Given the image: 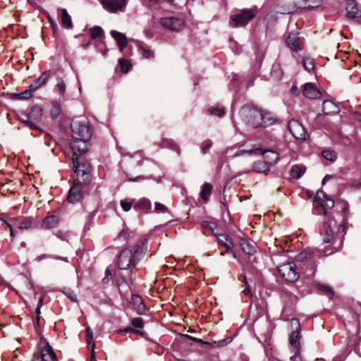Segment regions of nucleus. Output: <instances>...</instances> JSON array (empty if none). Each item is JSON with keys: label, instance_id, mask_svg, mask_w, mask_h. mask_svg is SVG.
Masks as SVG:
<instances>
[{"label": "nucleus", "instance_id": "obj_12", "mask_svg": "<svg viewBox=\"0 0 361 361\" xmlns=\"http://www.w3.org/2000/svg\"><path fill=\"white\" fill-rule=\"evenodd\" d=\"M162 27L172 31H180L184 26V21L180 18L165 17L160 20Z\"/></svg>", "mask_w": 361, "mask_h": 361}, {"label": "nucleus", "instance_id": "obj_5", "mask_svg": "<svg viewBox=\"0 0 361 361\" xmlns=\"http://www.w3.org/2000/svg\"><path fill=\"white\" fill-rule=\"evenodd\" d=\"M334 206V201L322 190H318L314 197V209L317 214L327 215V209Z\"/></svg>", "mask_w": 361, "mask_h": 361}, {"label": "nucleus", "instance_id": "obj_23", "mask_svg": "<svg viewBox=\"0 0 361 361\" xmlns=\"http://www.w3.org/2000/svg\"><path fill=\"white\" fill-rule=\"evenodd\" d=\"M287 46L293 51L300 49L301 42L297 34L290 33L286 39Z\"/></svg>", "mask_w": 361, "mask_h": 361}, {"label": "nucleus", "instance_id": "obj_24", "mask_svg": "<svg viewBox=\"0 0 361 361\" xmlns=\"http://www.w3.org/2000/svg\"><path fill=\"white\" fill-rule=\"evenodd\" d=\"M320 233L324 235L323 241L324 243H329L332 240L333 231L330 224L327 221H324L321 225Z\"/></svg>", "mask_w": 361, "mask_h": 361}, {"label": "nucleus", "instance_id": "obj_64", "mask_svg": "<svg viewBox=\"0 0 361 361\" xmlns=\"http://www.w3.org/2000/svg\"><path fill=\"white\" fill-rule=\"evenodd\" d=\"M224 255V252H221V255Z\"/></svg>", "mask_w": 361, "mask_h": 361}, {"label": "nucleus", "instance_id": "obj_11", "mask_svg": "<svg viewBox=\"0 0 361 361\" xmlns=\"http://www.w3.org/2000/svg\"><path fill=\"white\" fill-rule=\"evenodd\" d=\"M100 1L106 11L116 13L125 11L128 0H101Z\"/></svg>", "mask_w": 361, "mask_h": 361}, {"label": "nucleus", "instance_id": "obj_9", "mask_svg": "<svg viewBox=\"0 0 361 361\" xmlns=\"http://www.w3.org/2000/svg\"><path fill=\"white\" fill-rule=\"evenodd\" d=\"M277 269L281 278L288 282H295L299 277L297 267L293 262L281 264Z\"/></svg>", "mask_w": 361, "mask_h": 361}, {"label": "nucleus", "instance_id": "obj_37", "mask_svg": "<svg viewBox=\"0 0 361 361\" xmlns=\"http://www.w3.org/2000/svg\"><path fill=\"white\" fill-rule=\"evenodd\" d=\"M131 302L137 309V311L141 312L145 310V305L142 299L138 295H133Z\"/></svg>", "mask_w": 361, "mask_h": 361}, {"label": "nucleus", "instance_id": "obj_35", "mask_svg": "<svg viewBox=\"0 0 361 361\" xmlns=\"http://www.w3.org/2000/svg\"><path fill=\"white\" fill-rule=\"evenodd\" d=\"M212 185L206 183L202 186V190L200 192V195L202 200L207 201L209 200V195H211V192L212 190Z\"/></svg>", "mask_w": 361, "mask_h": 361}, {"label": "nucleus", "instance_id": "obj_57", "mask_svg": "<svg viewBox=\"0 0 361 361\" xmlns=\"http://www.w3.org/2000/svg\"><path fill=\"white\" fill-rule=\"evenodd\" d=\"M331 178V176L330 175H326L322 180V184H324L328 180H329Z\"/></svg>", "mask_w": 361, "mask_h": 361}, {"label": "nucleus", "instance_id": "obj_43", "mask_svg": "<svg viewBox=\"0 0 361 361\" xmlns=\"http://www.w3.org/2000/svg\"><path fill=\"white\" fill-rule=\"evenodd\" d=\"M322 156L325 159L331 161H335L337 158L336 153L334 151L329 150V149L324 150L322 152Z\"/></svg>", "mask_w": 361, "mask_h": 361}, {"label": "nucleus", "instance_id": "obj_20", "mask_svg": "<svg viewBox=\"0 0 361 361\" xmlns=\"http://www.w3.org/2000/svg\"><path fill=\"white\" fill-rule=\"evenodd\" d=\"M322 111L325 115H334L340 111V108L335 102L325 100L322 104Z\"/></svg>", "mask_w": 361, "mask_h": 361}, {"label": "nucleus", "instance_id": "obj_18", "mask_svg": "<svg viewBox=\"0 0 361 361\" xmlns=\"http://www.w3.org/2000/svg\"><path fill=\"white\" fill-rule=\"evenodd\" d=\"M346 16L350 18H360L361 9L354 0H348L346 5Z\"/></svg>", "mask_w": 361, "mask_h": 361}, {"label": "nucleus", "instance_id": "obj_54", "mask_svg": "<svg viewBox=\"0 0 361 361\" xmlns=\"http://www.w3.org/2000/svg\"><path fill=\"white\" fill-rule=\"evenodd\" d=\"M120 204L125 212L130 211L132 207V203L127 202L126 200H121Z\"/></svg>", "mask_w": 361, "mask_h": 361}, {"label": "nucleus", "instance_id": "obj_17", "mask_svg": "<svg viewBox=\"0 0 361 361\" xmlns=\"http://www.w3.org/2000/svg\"><path fill=\"white\" fill-rule=\"evenodd\" d=\"M216 238L219 244H221L226 247L227 253L231 254L234 258H238L237 255L233 250V244L227 235L225 233H220L216 235Z\"/></svg>", "mask_w": 361, "mask_h": 361}, {"label": "nucleus", "instance_id": "obj_1", "mask_svg": "<svg viewBox=\"0 0 361 361\" xmlns=\"http://www.w3.org/2000/svg\"><path fill=\"white\" fill-rule=\"evenodd\" d=\"M72 140L71 147L75 154L85 153L90 146L92 130L86 121L75 120L71 124Z\"/></svg>", "mask_w": 361, "mask_h": 361}, {"label": "nucleus", "instance_id": "obj_27", "mask_svg": "<svg viewBox=\"0 0 361 361\" xmlns=\"http://www.w3.org/2000/svg\"><path fill=\"white\" fill-rule=\"evenodd\" d=\"M56 83L54 85V90L60 96L64 97L66 92V85L62 78L58 76L56 78Z\"/></svg>", "mask_w": 361, "mask_h": 361}, {"label": "nucleus", "instance_id": "obj_16", "mask_svg": "<svg viewBox=\"0 0 361 361\" xmlns=\"http://www.w3.org/2000/svg\"><path fill=\"white\" fill-rule=\"evenodd\" d=\"M83 184V183H77V180H75L74 184L68 192V198L70 202L75 203L82 198V185Z\"/></svg>", "mask_w": 361, "mask_h": 361}, {"label": "nucleus", "instance_id": "obj_38", "mask_svg": "<svg viewBox=\"0 0 361 361\" xmlns=\"http://www.w3.org/2000/svg\"><path fill=\"white\" fill-rule=\"evenodd\" d=\"M160 146L161 147H168L173 150H176L178 154L180 152V149L178 146L176 145L172 140L170 139H164L160 143Z\"/></svg>", "mask_w": 361, "mask_h": 361}, {"label": "nucleus", "instance_id": "obj_2", "mask_svg": "<svg viewBox=\"0 0 361 361\" xmlns=\"http://www.w3.org/2000/svg\"><path fill=\"white\" fill-rule=\"evenodd\" d=\"M145 248V241L141 240L134 246H128L123 249L117 259V266L120 269H132L140 259Z\"/></svg>", "mask_w": 361, "mask_h": 361}, {"label": "nucleus", "instance_id": "obj_46", "mask_svg": "<svg viewBox=\"0 0 361 361\" xmlns=\"http://www.w3.org/2000/svg\"><path fill=\"white\" fill-rule=\"evenodd\" d=\"M303 66L304 68L309 73H310L312 71L314 70V65L313 61L311 59H305L303 61Z\"/></svg>", "mask_w": 361, "mask_h": 361}, {"label": "nucleus", "instance_id": "obj_33", "mask_svg": "<svg viewBox=\"0 0 361 361\" xmlns=\"http://www.w3.org/2000/svg\"><path fill=\"white\" fill-rule=\"evenodd\" d=\"M283 75L282 68L279 63H274L272 66L271 75V77L276 80H279L282 78Z\"/></svg>", "mask_w": 361, "mask_h": 361}, {"label": "nucleus", "instance_id": "obj_25", "mask_svg": "<svg viewBox=\"0 0 361 361\" xmlns=\"http://www.w3.org/2000/svg\"><path fill=\"white\" fill-rule=\"evenodd\" d=\"M275 122L276 118L271 113L262 110V117L259 127L267 128L273 125Z\"/></svg>", "mask_w": 361, "mask_h": 361}, {"label": "nucleus", "instance_id": "obj_30", "mask_svg": "<svg viewBox=\"0 0 361 361\" xmlns=\"http://www.w3.org/2000/svg\"><path fill=\"white\" fill-rule=\"evenodd\" d=\"M37 90L34 89L32 85L29 87V88L21 93L19 94H13V97L18 99H30L32 97L34 92Z\"/></svg>", "mask_w": 361, "mask_h": 361}, {"label": "nucleus", "instance_id": "obj_3", "mask_svg": "<svg viewBox=\"0 0 361 361\" xmlns=\"http://www.w3.org/2000/svg\"><path fill=\"white\" fill-rule=\"evenodd\" d=\"M82 154L73 153V169L77 175V183H88L91 181V166L84 158L80 157Z\"/></svg>", "mask_w": 361, "mask_h": 361}, {"label": "nucleus", "instance_id": "obj_8", "mask_svg": "<svg viewBox=\"0 0 361 361\" xmlns=\"http://www.w3.org/2000/svg\"><path fill=\"white\" fill-rule=\"evenodd\" d=\"M292 326L295 327V330L293 331L289 336V343L293 348L294 355L290 357L291 360L296 361L297 360H300V323L298 319H293L290 321Z\"/></svg>", "mask_w": 361, "mask_h": 361}, {"label": "nucleus", "instance_id": "obj_4", "mask_svg": "<svg viewBox=\"0 0 361 361\" xmlns=\"http://www.w3.org/2000/svg\"><path fill=\"white\" fill-rule=\"evenodd\" d=\"M240 116L246 125L257 128L260 124L262 109L251 104H246L240 109Z\"/></svg>", "mask_w": 361, "mask_h": 361}, {"label": "nucleus", "instance_id": "obj_52", "mask_svg": "<svg viewBox=\"0 0 361 361\" xmlns=\"http://www.w3.org/2000/svg\"><path fill=\"white\" fill-rule=\"evenodd\" d=\"M212 145V141L210 140H207L202 142V152L204 154H206L207 151L211 148Z\"/></svg>", "mask_w": 361, "mask_h": 361}, {"label": "nucleus", "instance_id": "obj_10", "mask_svg": "<svg viewBox=\"0 0 361 361\" xmlns=\"http://www.w3.org/2000/svg\"><path fill=\"white\" fill-rule=\"evenodd\" d=\"M42 109L40 106H35L30 109L27 118L22 119L21 122L25 126L30 128L38 129V124L42 119Z\"/></svg>", "mask_w": 361, "mask_h": 361}, {"label": "nucleus", "instance_id": "obj_59", "mask_svg": "<svg viewBox=\"0 0 361 361\" xmlns=\"http://www.w3.org/2000/svg\"><path fill=\"white\" fill-rule=\"evenodd\" d=\"M123 331L126 332V333H129V332L134 331V329L132 327H127L125 329H123Z\"/></svg>", "mask_w": 361, "mask_h": 361}, {"label": "nucleus", "instance_id": "obj_62", "mask_svg": "<svg viewBox=\"0 0 361 361\" xmlns=\"http://www.w3.org/2000/svg\"><path fill=\"white\" fill-rule=\"evenodd\" d=\"M140 179H142V178L140 177V176H137V177H136V178H135L133 179H130V180H133V181H136V180H138Z\"/></svg>", "mask_w": 361, "mask_h": 361}, {"label": "nucleus", "instance_id": "obj_63", "mask_svg": "<svg viewBox=\"0 0 361 361\" xmlns=\"http://www.w3.org/2000/svg\"><path fill=\"white\" fill-rule=\"evenodd\" d=\"M332 252H327L326 250L324 251V253L326 255H328L329 254H331Z\"/></svg>", "mask_w": 361, "mask_h": 361}, {"label": "nucleus", "instance_id": "obj_15", "mask_svg": "<svg viewBox=\"0 0 361 361\" xmlns=\"http://www.w3.org/2000/svg\"><path fill=\"white\" fill-rule=\"evenodd\" d=\"M32 361H56V357L51 347L47 344L42 348L40 355H35Z\"/></svg>", "mask_w": 361, "mask_h": 361}, {"label": "nucleus", "instance_id": "obj_14", "mask_svg": "<svg viewBox=\"0 0 361 361\" xmlns=\"http://www.w3.org/2000/svg\"><path fill=\"white\" fill-rule=\"evenodd\" d=\"M5 224L10 230L11 236L13 237L15 235V233L13 228V226H18L20 230L23 231L31 227L32 221L30 218H25L21 221H20L18 219L13 218L11 219V223L5 221Z\"/></svg>", "mask_w": 361, "mask_h": 361}, {"label": "nucleus", "instance_id": "obj_58", "mask_svg": "<svg viewBox=\"0 0 361 361\" xmlns=\"http://www.w3.org/2000/svg\"><path fill=\"white\" fill-rule=\"evenodd\" d=\"M345 224H341V225L339 226L338 231H339L340 232L343 233V232H345Z\"/></svg>", "mask_w": 361, "mask_h": 361}, {"label": "nucleus", "instance_id": "obj_60", "mask_svg": "<svg viewBox=\"0 0 361 361\" xmlns=\"http://www.w3.org/2000/svg\"><path fill=\"white\" fill-rule=\"evenodd\" d=\"M291 92L293 93H296L298 92V87L296 86H295V85L292 86Z\"/></svg>", "mask_w": 361, "mask_h": 361}, {"label": "nucleus", "instance_id": "obj_49", "mask_svg": "<svg viewBox=\"0 0 361 361\" xmlns=\"http://www.w3.org/2000/svg\"><path fill=\"white\" fill-rule=\"evenodd\" d=\"M131 324L135 328H142L144 322L141 317H137L131 320Z\"/></svg>", "mask_w": 361, "mask_h": 361}, {"label": "nucleus", "instance_id": "obj_51", "mask_svg": "<svg viewBox=\"0 0 361 361\" xmlns=\"http://www.w3.org/2000/svg\"><path fill=\"white\" fill-rule=\"evenodd\" d=\"M63 293L68 298H70L72 301H74L75 302L76 301V299H77V296H76V294L74 293L73 290H71V289H65L63 290Z\"/></svg>", "mask_w": 361, "mask_h": 361}, {"label": "nucleus", "instance_id": "obj_26", "mask_svg": "<svg viewBox=\"0 0 361 361\" xmlns=\"http://www.w3.org/2000/svg\"><path fill=\"white\" fill-rule=\"evenodd\" d=\"M240 245L243 251L249 255H252L255 252L254 245L245 238H240L239 240Z\"/></svg>", "mask_w": 361, "mask_h": 361}, {"label": "nucleus", "instance_id": "obj_53", "mask_svg": "<svg viewBox=\"0 0 361 361\" xmlns=\"http://www.w3.org/2000/svg\"><path fill=\"white\" fill-rule=\"evenodd\" d=\"M318 288L320 290H322V291H324L326 295H330V296L333 295V291L331 289V288L329 287L328 286H326L325 284H319L318 286Z\"/></svg>", "mask_w": 361, "mask_h": 361}, {"label": "nucleus", "instance_id": "obj_31", "mask_svg": "<svg viewBox=\"0 0 361 361\" xmlns=\"http://www.w3.org/2000/svg\"><path fill=\"white\" fill-rule=\"evenodd\" d=\"M305 166L301 165H293L290 169V176L296 179L300 178L302 174L305 172Z\"/></svg>", "mask_w": 361, "mask_h": 361}, {"label": "nucleus", "instance_id": "obj_50", "mask_svg": "<svg viewBox=\"0 0 361 361\" xmlns=\"http://www.w3.org/2000/svg\"><path fill=\"white\" fill-rule=\"evenodd\" d=\"M87 336V345L93 344V332L90 327H87L85 330Z\"/></svg>", "mask_w": 361, "mask_h": 361}, {"label": "nucleus", "instance_id": "obj_7", "mask_svg": "<svg viewBox=\"0 0 361 361\" xmlns=\"http://www.w3.org/2000/svg\"><path fill=\"white\" fill-rule=\"evenodd\" d=\"M255 17V14L252 10L243 9L237 13L231 15L230 25L234 27L245 26Z\"/></svg>", "mask_w": 361, "mask_h": 361}, {"label": "nucleus", "instance_id": "obj_56", "mask_svg": "<svg viewBox=\"0 0 361 361\" xmlns=\"http://www.w3.org/2000/svg\"><path fill=\"white\" fill-rule=\"evenodd\" d=\"M94 349H95V344L93 343L91 347V356H90V361H97L96 357L94 355Z\"/></svg>", "mask_w": 361, "mask_h": 361}, {"label": "nucleus", "instance_id": "obj_6", "mask_svg": "<svg viewBox=\"0 0 361 361\" xmlns=\"http://www.w3.org/2000/svg\"><path fill=\"white\" fill-rule=\"evenodd\" d=\"M244 154H259L263 155L264 162L269 166L275 164L279 159V154L274 150H264L261 148H252L249 150H238L234 157L241 156Z\"/></svg>", "mask_w": 361, "mask_h": 361}, {"label": "nucleus", "instance_id": "obj_40", "mask_svg": "<svg viewBox=\"0 0 361 361\" xmlns=\"http://www.w3.org/2000/svg\"><path fill=\"white\" fill-rule=\"evenodd\" d=\"M302 6L305 8H313L321 4V0H302Z\"/></svg>", "mask_w": 361, "mask_h": 361}, {"label": "nucleus", "instance_id": "obj_21", "mask_svg": "<svg viewBox=\"0 0 361 361\" xmlns=\"http://www.w3.org/2000/svg\"><path fill=\"white\" fill-rule=\"evenodd\" d=\"M51 75L52 71L51 70L44 71L40 76L32 83L33 88L37 90L40 87L45 85Z\"/></svg>", "mask_w": 361, "mask_h": 361}, {"label": "nucleus", "instance_id": "obj_29", "mask_svg": "<svg viewBox=\"0 0 361 361\" xmlns=\"http://www.w3.org/2000/svg\"><path fill=\"white\" fill-rule=\"evenodd\" d=\"M61 23L65 28L70 29L73 27V23L71 16L66 8H61Z\"/></svg>", "mask_w": 361, "mask_h": 361}, {"label": "nucleus", "instance_id": "obj_48", "mask_svg": "<svg viewBox=\"0 0 361 361\" xmlns=\"http://www.w3.org/2000/svg\"><path fill=\"white\" fill-rule=\"evenodd\" d=\"M61 113V106L58 104H54L51 109V114L53 118H56Z\"/></svg>", "mask_w": 361, "mask_h": 361}, {"label": "nucleus", "instance_id": "obj_44", "mask_svg": "<svg viewBox=\"0 0 361 361\" xmlns=\"http://www.w3.org/2000/svg\"><path fill=\"white\" fill-rule=\"evenodd\" d=\"M208 112L211 115L221 117L225 114V109L224 107H212L208 109Z\"/></svg>", "mask_w": 361, "mask_h": 361}, {"label": "nucleus", "instance_id": "obj_28", "mask_svg": "<svg viewBox=\"0 0 361 361\" xmlns=\"http://www.w3.org/2000/svg\"><path fill=\"white\" fill-rule=\"evenodd\" d=\"M59 218L55 215L47 216L42 221V226L50 229L55 227L59 223Z\"/></svg>", "mask_w": 361, "mask_h": 361}, {"label": "nucleus", "instance_id": "obj_13", "mask_svg": "<svg viewBox=\"0 0 361 361\" xmlns=\"http://www.w3.org/2000/svg\"><path fill=\"white\" fill-rule=\"evenodd\" d=\"M288 129L292 135L298 140H305L307 137L306 130L302 124L297 120H290L288 123Z\"/></svg>", "mask_w": 361, "mask_h": 361}, {"label": "nucleus", "instance_id": "obj_32", "mask_svg": "<svg viewBox=\"0 0 361 361\" xmlns=\"http://www.w3.org/2000/svg\"><path fill=\"white\" fill-rule=\"evenodd\" d=\"M138 49L142 56L145 59H152L154 57L153 51L144 43H140L138 45Z\"/></svg>", "mask_w": 361, "mask_h": 361}, {"label": "nucleus", "instance_id": "obj_41", "mask_svg": "<svg viewBox=\"0 0 361 361\" xmlns=\"http://www.w3.org/2000/svg\"><path fill=\"white\" fill-rule=\"evenodd\" d=\"M48 258H52V259H61V260L64 261L65 262H68V259L67 257H59V256H56V255H46V254H42V255L37 256V258L35 259V260L37 262H40L43 259H46Z\"/></svg>", "mask_w": 361, "mask_h": 361}, {"label": "nucleus", "instance_id": "obj_47", "mask_svg": "<svg viewBox=\"0 0 361 361\" xmlns=\"http://www.w3.org/2000/svg\"><path fill=\"white\" fill-rule=\"evenodd\" d=\"M311 255L312 253L310 250H305L298 255L297 259L299 261H303L306 259L310 258Z\"/></svg>", "mask_w": 361, "mask_h": 361}, {"label": "nucleus", "instance_id": "obj_22", "mask_svg": "<svg viewBox=\"0 0 361 361\" xmlns=\"http://www.w3.org/2000/svg\"><path fill=\"white\" fill-rule=\"evenodd\" d=\"M110 34L111 37L116 41L119 50L122 52L128 44L126 37L123 33L116 30H111Z\"/></svg>", "mask_w": 361, "mask_h": 361}, {"label": "nucleus", "instance_id": "obj_61", "mask_svg": "<svg viewBox=\"0 0 361 361\" xmlns=\"http://www.w3.org/2000/svg\"><path fill=\"white\" fill-rule=\"evenodd\" d=\"M244 292H245V293L246 295H248V294H250V289H248L247 288H245V289H244Z\"/></svg>", "mask_w": 361, "mask_h": 361}, {"label": "nucleus", "instance_id": "obj_19", "mask_svg": "<svg viewBox=\"0 0 361 361\" xmlns=\"http://www.w3.org/2000/svg\"><path fill=\"white\" fill-rule=\"evenodd\" d=\"M303 95L308 99H314L319 98L321 92L313 83L307 82L304 85Z\"/></svg>", "mask_w": 361, "mask_h": 361}, {"label": "nucleus", "instance_id": "obj_39", "mask_svg": "<svg viewBox=\"0 0 361 361\" xmlns=\"http://www.w3.org/2000/svg\"><path fill=\"white\" fill-rule=\"evenodd\" d=\"M90 33L92 39L97 37H102L104 36V30L101 27L94 26L90 30Z\"/></svg>", "mask_w": 361, "mask_h": 361}, {"label": "nucleus", "instance_id": "obj_36", "mask_svg": "<svg viewBox=\"0 0 361 361\" xmlns=\"http://www.w3.org/2000/svg\"><path fill=\"white\" fill-rule=\"evenodd\" d=\"M135 234L134 232L130 231L128 228H123L118 233L117 239L122 240L123 241H128L130 238H134Z\"/></svg>", "mask_w": 361, "mask_h": 361}, {"label": "nucleus", "instance_id": "obj_55", "mask_svg": "<svg viewBox=\"0 0 361 361\" xmlns=\"http://www.w3.org/2000/svg\"><path fill=\"white\" fill-rule=\"evenodd\" d=\"M42 302H43V298H40L39 299L37 305L36 312L37 314V322L39 319L40 309H41V307L42 306Z\"/></svg>", "mask_w": 361, "mask_h": 361}, {"label": "nucleus", "instance_id": "obj_42", "mask_svg": "<svg viewBox=\"0 0 361 361\" xmlns=\"http://www.w3.org/2000/svg\"><path fill=\"white\" fill-rule=\"evenodd\" d=\"M118 65L121 68V71L124 73L128 72L131 66L130 61L128 59H120Z\"/></svg>", "mask_w": 361, "mask_h": 361}, {"label": "nucleus", "instance_id": "obj_34", "mask_svg": "<svg viewBox=\"0 0 361 361\" xmlns=\"http://www.w3.org/2000/svg\"><path fill=\"white\" fill-rule=\"evenodd\" d=\"M135 209L149 210L151 209V202L147 198L140 199L135 205Z\"/></svg>", "mask_w": 361, "mask_h": 361}, {"label": "nucleus", "instance_id": "obj_45", "mask_svg": "<svg viewBox=\"0 0 361 361\" xmlns=\"http://www.w3.org/2000/svg\"><path fill=\"white\" fill-rule=\"evenodd\" d=\"M154 210L157 213H166L169 212L168 208L160 202H155Z\"/></svg>", "mask_w": 361, "mask_h": 361}]
</instances>
